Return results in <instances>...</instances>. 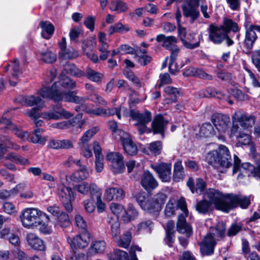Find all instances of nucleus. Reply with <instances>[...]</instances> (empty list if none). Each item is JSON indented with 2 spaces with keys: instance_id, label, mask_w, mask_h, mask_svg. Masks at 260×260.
<instances>
[{
  "instance_id": "1",
  "label": "nucleus",
  "mask_w": 260,
  "mask_h": 260,
  "mask_svg": "<svg viewBox=\"0 0 260 260\" xmlns=\"http://www.w3.org/2000/svg\"><path fill=\"white\" fill-rule=\"evenodd\" d=\"M57 84V83H53L51 87L43 86L38 91L37 93L43 98L49 99L55 102L64 101L83 104L85 99L76 95L75 91H61L60 89L56 88Z\"/></svg>"
},
{
  "instance_id": "2",
  "label": "nucleus",
  "mask_w": 260,
  "mask_h": 260,
  "mask_svg": "<svg viewBox=\"0 0 260 260\" xmlns=\"http://www.w3.org/2000/svg\"><path fill=\"white\" fill-rule=\"evenodd\" d=\"M39 110L38 108H35L29 110L25 113L27 116L34 120L37 126H41L43 123L42 120L38 119L39 117L49 120H58L63 118L68 119L73 116V114L63 109L60 105L53 106L51 111L43 112L41 114L39 113Z\"/></svg>"
},
{
  "instance_id": "3",
  "label": "nucleus",
  "mask_w": 260,
  "mask_h": 260,
  "mask_svg": "<svg viewBox=\"0 0 260 260\" xmlns=\"http://www.w3.org/2000/svg\"><path fill=\"white\" fill-rule=\"evenodd\" d=\"M134 198L143 210L149 213H155L161 210L167 200V196L164 193L159 192L152 198L146 201L145 193L144 191H140L135 195Z\"/></svg>"
},
{
  "instance_id": "4",
  "label": "nucleus",
  "mask_w": 260,
  "mask_h": 260,
  "mask_svg": "<svg viewBox=\"0 0 260 260\" xmlns=\"http://www.w3.org/2000/svg\"><path fill=\"white\" fill-rule=\"evenodd\" d=\"M45 217L47 221L50 220L49 216L38 208H28L22 211L20 218L22 225L28 229H34L39 226L40 220Z\"/></svg>"
},
{
  "instance_id": "5",
  "label": "nucleus",
  "mask_w": 260,
  "mask_h": 260,
  "mask_svg": "<svg viewBox=\"0 0 260 260\" xmlns=\"http://www.w3.org/2000/svg\"><path fill=\"white\" fill-rule=\"evenodd\" d=\"M256 117L253 114H248L243 111H236L232 115L233 126L230 137L236 136L240 126L244 130L249 131L254 125Z\"/></svg>"
},
{
  "instance_id": "6",
  "label": "nucleus",
  "mask_w": 260,
  "mask_h": 260,
  "mask_svg": "<svg viewBox=\"0 0 260 260\" xmlns=\"http://www.w3.org/2000/svg\"><path fill=\"white\" fill-rule=\"evenodd\" d=\"M231 156L228 148L220 145L218 150H213L209 152L206 156V160L207 162L213 166H216V164L219 165L225 168H229L232 165Z\"/></svg>"
},
{
  "instance_id": "7",
  "label": "nucleus",
  "mask_w": 260,
  "mask_h": 260,
  "mask_svg": "<svg viewBox=\"0 0 260 260\" xmlns=\"http://www.w3.org/2000/svg\"><path fill=\"white\" fill-rule=\"evenodd\" d=\"M205 198L209 199L208 202L213 204L217 210L228 212L230 194L224 195L217 190L209 188L206 190Z\"/></svg>"
},
{
  "instance_id": "8",
  "label": "nucleus",
  "mask_w": 260,
  "mask_h": 260,
  "mask_svg": "<svg viewBox=\"0 0 260 260\" xmlns=\"http://www.w3.org/2000/svg\"><path fill=\"white\" fill-rule=\"evenodd\" d=\"M110 209L114 216H109L108 222L111 226V233L112 237L117 238L120 233L118 217L123 213L125 208L121 204L112 203L110 206Z\"/></svg>"
},
{
  "instance_id": "9",
  "label": "nucleus",
  "mask_w": 260,
  "mask_h": 260,
  "mask_svg": "<svg viewBox=\"0 0 260 260\" xmlns=\"http://www.w3.org/2000/svg\"><path fill=\"white\" fill-rule=\"evenodd\" d=\"M178 207L182 211V213L178 216L177 223V229L180 233L184 234L187 237H189L192 234V228L186 223V217L188 216V211L184 198H181L178 202Z\"/></svg>"
},
{
  "instance_id": "10",
  "label": "nucleus",
  "mask_w": 260,
  "mask_h": 260,
  "mask_svg": "<svg viewBox=\"0 0 260 260\" xmlns=\"http://www.w3.org/2000/svg\"><path fill=\"white\" fill-rule=\"evenodd\" d=\"M129 116L133 120L136 121L135 125L137 127L140 135L145 132L146 124L150 122L152 119L151 113L148 111L140 113L138 110H131Z\"/></svg>"
},
{
  "instance_id": "11",
  "label": "nucleus",
  "mask_w": 260,
  "mask_h": 260,
  "mask_svg": "<svg viewBox=\"0 0 260 260\" xmlns=\"http://www.w3.org/2000/svg\"><path fill=\"white\" fill-rule=\"evenodd\" d=\"M106 158L110 163V170L114 174H121L125 170L123 155L118 152L107 153Z\"/></svg>"
},
{
  "instance_id": "12",
  "label": "nucleus",
  "mask_w": 260,
  "mask_h": 260,
  "mask_svg": "<svg viewBox=\"0 0 260 260\" xmlns=\"http://www.w3.org/2000/svg\"><path fill=\"white\" fill-rule=\"evenodd\" d=\"M90 240V234L85 230L81 234L76 235L73 237H68L67 241L70 244L72 251H76L78 248L84 249L86 248Z\"/></svg>"
},
{
  "instance_id": "13",
  "label": "nucleus",
  "mask_w": 260,
  "mask_h": 260,
  "mask_svg": "<svg viewBox=\"0 0 260 260\" xmlns=\"http://www.w3.org/2000/svg\"><path fill=\"white\" fill-rule=\"evenodd\" d=\"M151 168L157 174L158 177L162 182H169L172 178V165L164 162L151 164Z\"/></svg>"
},
{
  "instance_id": "14",
  "label": "nucleus",
  "mask_w": 260,
  "mask_h": 260,
  "mask_svg": "<svg viewBox=\"0 0 260 260\" xmlns=\"http://www.w3.org/2000/svg\"><path fill=\"white\" fill-rule=\"evenodd\" d=\"M57 194L65 209L69 212L73 210L72 202L75 200V193L72 188L64 185L58 187Z\"/></svg>"
},
{
  "instance_id": "15",
  "label": "nucleus",
  "mask_w": 260,
  "mask_h": 260,
  "mask_svg": "<svg viewBox=\"0 0 260 260\" xmlns=\"http://www.w3.org/2000/svg\"><path fill=\"white\" fill-rule=\"evenodd\" d=\"M200 0H187L182 6L183 15L190 18V22L193 23L200 16L198 7Z\"/></svg>"
},
{
  "instance_id": "16",
  "label": "nucleus",
  "mask_w": 260,
  "mask_h": 260,
  "mask_svg": "<svg viewBox=\"0 0 260 260\" xmlns=\"http://www.w3.org/2000/svg\"><path fill=\"white\" fill-rule=\"evenodd\" d=\"M252 195L249 196L241 194H230L228 212L239 205L242 209H247L250 204L251 200H253Z\"/></svg>"
},
{
  "instance_id": "17",
  "label": "nucleus",
  "mask_w": 260,
  "mask_h": 260,
  "mask_svg": "<svg viewBox=\"0 0 260 260\" xmlns=\"http://www.w3.org/2000/svg\"><path fill=\"white\" fill-rule=\"evenodd\" d=\"M118 133L125 152L129 155H136L138 152V148L133 141L131 136L121 129L118 130Z\"/></svg>"
},
{
  "instance_id": "18",
  "label": "nucleus",
  "mask_w": 260,
  "mask_h": 260,
  "mask_svg": "<svg viewBox=\"0 0 260 260\" xmlns=\"http://www.w3.org/2000/svg\"><path fill=\"white\" fill-rule=\"evenodd\" d=\"M211 120L216 128L221 133H225L230 126V117L225 114H213L211 116Z\"/></svg>"
},
{
  "instance_id": "19",
  "label": "nucleus",
  "mask_w": 260,
  "mask_h": 260,
  "mask_svg": "<svg viewBox=\"0 0 260 260\" xmlns=\"http://www.w3.org/2000/svg\"><path fill=\"white\" fill-rule=\"evenodd\" d=\"M218 241L210 233H208L200 243V251L202 255H211L213 254L214 247Z\"/></svg>"
},
{
  "instance_id": "20",
  "label": "nucleus",
  "mask_w": 260,
  "mask_h": 260,
  "mask_svg": "<svg viewBox=\"0 0 260 260\" xmlns=\"http://www.w3.org/2000/svg\"><path fill=\"white\" fill-rule=\"evenodd\" d=\"M227 37L226 32L220 26L211 24L209 27V39L215 44H220Z\"/></svg>"
},
{
  "instance_id": "21",
  "label": "nucleus",
  "mask_w": 260,
  "mask_h": 260,
  "mask_svg": "<svg viewBox=\"0 0 260 260\" xmlns=\"http://www.w3.org/2000/svg\"><path fill=\"white\" fill-rule=\"evenodd\" d=\"M75 190L84 196L90 194L91 198L95 195L100 189L94 183H88L83 181L75 185L74 187Z\"/></svg>"
},
{
  "instance_id": "22",
  "label": "nucleus",
  "mask_w": 260,
  "mask_h": 260,
  "mask_svg": "<svg viewBox=\"0 0 260 260\" xmlns=\"http://www.w3.org/2000/svg\"><path fill=\"white\" fill-rule=\"evenodd\" d=\"M253 158L255 161L256 167H254L249 162L243 163L240 166L239 171L241 169L245 170L249 173L248 175H251L257 179H260V154L253 153Z\"/></svg>"
},
{
  "instance_id": "23",
  "label": "nucleus",
  "mask_w": 260,
  "mask_h": 260,
  "mask_svg": "<svg viewBox=\"0 0 260 260\" xmlns=\"http://www.w3.org/2000/svg\"><path fill=\"white\" fill-rule=\"evenodd\" d=\"M0 124L3 125V127H1V129H3V131L5 132L7 129H10L23 140L27 139L29 136L27 132H22L21 129L18 128L15 125L11 122L10 119L6 118L4 115L0 119Z\"/></svg>"
},
{
  "instance_id": "24",
  "label": "nucleus",
  "mask_w": 260,
  "mask_h": 260,
  "mask_svg": "<svg viewBox=\"0 0 260 260\" xmlns=\"http://www.w3.org/2000/svg\"><path fill=\"white\" fill-rule=\"evenodd\" d=\"M246 29L245 45L248 49H251L257 39L256 31V24H253L247 21L244 23Z\"/></svg>"
},
{
  "instance_id": "25",
  "label": "nucleus",
  "mask_w": 260,
  "mask_h": 260,
  "mask_svg": "<svg viewBox=\"0 0 260 260\" xmlns=\"http://www.w3.org/2000/svg\"><path fill=\"white\" fill-rule=\"evenodd\" d=\"M177 27L178 36L185 48L189 49H193L199 47L200 42L203 40V35L201 33L198 35V41L195 43H191L186 40L187 34L186 28L182 26L181 24L177 25Z\"/></svg>"
},
{
  "instance_id": "26",
  "label": "nucleus",
  "mask_w": 260,
  "mask_h": 260,
  "mask_svg": "<svg viewBox=\"0 0 260 260\" xmlns=\"http://www.w3.org/2000/svg\"><path fill=\"white\" fill-rule=\"evenodd\" d=\"M125 197V191L119 187H110L106 189L104 194V199L108 202L112 200L121 201Z\"/></svg>"
},
{
  "instance_id": "27",
  "label": "nucleus",
  "mask_w": 260,
  "mask_h": 260,
  "mask_svg": "<svg viewBox=\"0 0 260 260\" xmlns=\"http://www.w3.org/2000/svg\"><path fill=\"white\" fill-rule=\"evenodd\" d=\"M26 240L28 246L34 250L44 251L46 245L44 241L36 234L29 233L26 236Z\"/></svg>"
},
{
  "instance_id": "28",
  "label": "nucleus",
  "mask_w": 260,
  "mask_h": 260,
  "mask_svg": "<svg viewBox=\"0 0 260 260\" xmlns=\"http://www.w3.org/2000/svg\"><path fill=\"white\" fill-rule=\"evenodd\" d=\"M141 184L147 191L153 190L158 185L156 179L148 171L144 172L141 179Z\"/></svg>"
},
{
  "instance_id": "29",
  "label": "nucleus",
  "mask_w": 260,
  "mask_h": 260,
  "mask_svg": "<svg viewBox=\"0 0 260 260\" xmlns=\"http://www.w3.org/2000/svg\"><path fill=\"white\" fill-rule=\"evenodd\" d=\"M8 148L18 150L20 149V146L11 141L8 136L0 135V154L6 153Z\"/></svg>"
},
{
  "instance_id": "30",
  "label": "nucleus",
  "mask_w": 260,
  "mask_h": 260,
  "mask_svg": "<svg viewBox=\"0 0 260 260\" xmlns=\"http://www.w3.org/2000/svg\"><path fill=\"white\" fill-rule=\"evenodd\" d=\"M187 185L193 193H197L200 194L204 191L206 187V182L201 178H198L194 184L193 179L189 178L187 182Z\"/></svg>"
},
{
  "instance_id": "31",
  "label": "nucleus",
  "mask_w": 260,
  "mask_h": 260,
  "mask_svg": "<svg viewBox=\"0 0 260 260\" xmlns=\"http://www.w3.org/2000/svg\"><path fill=\"white\" fill-rule=\"evenodd\" d=\"M156 40L157 42H162L161 46L168 50L173 49L177 47V38L174 36L166 37L163 34H160L156 36Z\"/></svg>"
},
{
  "instance_id": "32",
  "label": "nucleus",
  "mask_w": 260,
  "mask_h": 260,
  "mask_svg": "<svg viewBox=\"0 0 260 260\" xmlns=\"http://www.w3.org/2000/svg\"><path fill=\"white\" fill-rule=\"evenodd\" d=\"M36 57L38 60L48 63H53L57 58L56 55L49 49L37 51Z\"/></svg>"
},
{
  "instance_id": "33",
  "label": "nucleus",
  "mask_w": 260,
  "mask_h": 260,
  "mask_svg": "<svg viewBox=\"0 0 260 260\" xmlns=\"http://www.w3.org/2000/svg\"><path fill=\"white\" fill-rule=\"evenodd\" d=\"M168 122L164 120L161 115H156L151 123L152 129L154 134H162L166 128V125Z\"/></svg>"
},
{
  "instance_id": "34",
  "label": "nucleus",
  "mask_w": 260,
  "mask_h": 260,
  "mask_svg": "<svg viewBox=\"0 0 260 260\" xmlns=\"http://www.w3.org/2000/svg\"><path fill=\"white\" fill-rule=\"evenodd\" d=\"M211 234L218 241L223 240L226 236V225L223 222H218L215 227L211 228L210 230Z\"/></svg>"
},
{
  "instance_id": "35",
  "label": "nucleus",
  "mask_w": 260,
  "mask_h": 260,
  "mask_svg": "<svg viewBox=\"0 0 260 260\" xmlns=\"http://www.w3.org/2000/svg\"><path fill=\"white\" fill-rule=\"evenodd\" d=\"M19 103L22 105L31 107L39 104H42V106H40L41 108L44 107L43 103H42V100L38 96H35L33 95L27 96H20L18 98Z\"/></svg>"
},
{
  "instance_id": "36",
  "label": "nucleus",
  "mask_w": 260,
  "mask_h": 260,
  "mask_svg": "<svg viewBox=\"0 0 260 260\" xmlns=\"http://www.w3.org/2000/svg\"><path fill=\"white\" fill-rule=\"evenodd\" d=\"M138 212L132 205H128L121 215V220L124 223H128L135 220L138 216Z\"/></svg>"
},
{
  "instance_id": "37",
  "label": "nucleus",
  "mask_w": 260,
  "mask_h": 260,
  "mask_svg": "<svg viewBox=\"0 0 260 260\" xmlns=\"http://www.w3.org/2000/svg\"><path fill=\"white\" fill-rule=\"evenodd\" d=\"M54 83H57L56 88L59 89H60V86L70 89H73L76 86V82L66 76L63 72L60 75L59 80Z\"/></svg>"
},
{
  "instance_id": "38",
  "label": "nucleus",
  "mask_w": 260,
  "mask_h": 260,
  "mask_svg": "<svg viewBox=\"0 0 260 260\" xmlns=\"http://www.w3.org/2000/svg\"><path fill=\"white\" fill-rule=\"evenodd\" d=\"M24 187L25 184L24 183H20L9 190L6 189L0 190V199L5 200L9 197L16 196Z\"/></svg>"
},
{
  "instance_id": "39",
  "label": "nucleus",
  "mask_w": 260,
  "mask_h": 260,
  "mask_svg": "<svg viewBox=\"0 0 260 260\" xmlns=\"http://www.w3.org/2000/svg\"><path fill=\"white\" fill-rule=\"evenodd\" d=\"M184 168L181 160H177L174 165L173 179L175 182H179L184 177Z\"/></svg>"
},
{
  "instance_id": "40",
  "label": "nucleus",
  "mask_w": 260,
  "mask_h": 260,
  "mask_svg": "<svg viewBox=\"0 0 260 260\" xmlns=\"http://www.w3.org/2000/svg\"><path fill=\"white\" fill-rule=\"evenodd\" d=\"M164 91L168 96L166 100V103H174L177 101V96L180 93V89L171 86H168L164 88Z\"/></svg>"
},
{
  "instance_id": "41",
  "label": "nucleus",
  "mask_w": 260,
  "mask_h": 260,
  "mask_svg": "<svg viewBox=\"0 0 260 260\" xmlns=\"http://www.w3.org/2000/svg\"><path fill=\"white\" fill-rule=\"evenodd\" d=\"M40 26L42 29V36L45 39H49L54 31L53 25L48 21H41L40 23Z\"/></svg>"
},
{
  "instance_id": "42",
  "label": "nucleus",
  "mask_w": 260,
  "mask_h": 260,
  "mask_svg": "<svg viewBox=\"0 0 260 260\" xmlns=\"http://www.w3.org/2000/svg\"><path fill=\"white\" fill-rule=\"evenodd\" d=\"M89 176V174L87 167L83 166L72 174L71 179L74 182H78L87 179Z\"/></svg>"
},
{
  "instance_id": "43",
  "label": "nucleus",
  "mask_w": 260,
  "mask_h": 260,
  "mask_svg": "<svg viewBox=\"0 0 260 260\" xmlns=\"http://www.w3.org/2000/svg\"><path fill=\"white\" fill-rule=\"evenodd\" d=\"M220 26L222 27L224 32H226V34H229L230 31L238 32L239 30V26L236 22L231 19L226 18H224L223 24Z\"/></svg>"
},
{
  "instance_id": "44",
  "label": "nucleus",
  "mask_w": 260,
  "mask_h": 260,
  "mask_svg": "<svg viewBox=\"0 0 260 260\" xmlns=\"http://www.w3.org/2000/svg\"><path fill=\"white\" fill-rule=\"evenodd\" d=\"M214 130L212 125L208 122L205 123L200 128L197 136L200 138H207L213 135Z\"/></svg>"
},
{
  "instance_id": "45",
  "label": "nucleus",
  "mask_w": 260,
  "mask_h": 260,
  "mask_svg": "<svg viewBox=\"0 0 260 260\" xmlns=\"http://www.w3.org/2000/svg\"><path fill=\"white\" fill-rule=\"evenodd\" d=\"M181 198L177 202L175 199H170L167 203L165 209V214L167 217H172L176 213V211L178 208L180 209L178 205L179 201L181 199Z\"/></svg>"
},
{
  "instance_id": "46",
  "label": "nucleus",
  "mask_w": 260,
  "mask_h": 260,
  "mask_svg": "<svg viewBox=\"0 0 260 260\" xmlns=\"http://www.w3.org/2000/svg\"><path fill=\"white\" fill-rule=\"evenodd\" d=\"M106 246L104 241H94L91 243L88 251L91 254L102 253L105 251Z\"/></svg>"
},
{
  "instance_id": "47",
  "label": "nucleus",
  "mask_w": 260,
  "mask_h": 260,
  "mask_svg": "<svg viewBox=\"0 0 260 260\" xmlns=\"http://www.w3.org/2000/svg\"><path fill=\"white\" fill-rule=\"evenodd\" d=\"M132 239V233L129 231H126L119 238L117 239V245L119 247L127 249L130 245Z\"/></svg>"
},
{
  "instance_id": "48",
  "label": "nucleus",
  "mask_w": 260,
  "mask_h": 260,
  "mask_svg": "<svg viewBox=\"0 0 260 260\" xmlns=\"http://www.w3.org/2000/svg\"><path fill=\"white\" fill-rule=\"evenodd\" d=\"M186 73L188 75H192L193 76L198 77L200 78L211 80L212 79V76L206 73L202 69L199 68H190L186 71Z\"/></svg>"
},
{
  "instance_id": "49",
  "label": "nucleus",
  "mask_w": 260,
  "mask_h": 260,
  "mask_svg": "<svg viewBox=\"0 0 260 260\" xmlns=\"http://www.w3.org/2000/svg\"><path fill=\"white\" fill-rule=\"evenodd\" d=\"M195 208L199 213L206 214L211 210V203L209 202L206 199H203L197 203Z\"/></svg>"
},
{
  "instance_id": "50",
  "label": "nucleus",
  "mask_w": 260,
  "mask_h": 260,
  "mask_svg": "<svg viewBox=\"0 0 260 260\" xmlns=\"http://www.w3.org/2000/svg\"><path fill=\"white\" fill-rule=\"evenodd\" d=\"M43 132V129L38 128L34 130L30 139L31 141L34 143H39L44 145L47 140V137L46 136H42V133Z\"/></svg>"
},
{
  "instance_id": "51",
  "label": "nucleus",
  "mask_w": 260,
  "mask_h": 260,
  "mask_svg": "<svg viewBox=\"0 0 260 260\" xmlns=\"http://www.w3.org/2000/svg\"><path fill=\"white\" fill-rule=\"evenodd\" d=\"M109 8L111 11H117L120 13L126 11L128 7L126 3L120 0H117L111 2Z\"/></svg>"
},
{
  "instance_id": "52",
  "label": "nucleus",
  "mask_w": 260,
  "mask_h": 260,
  "mask_svg": "<svg viewBox=\"0 0 260 260\" xmlns=\"http://www.w3.org/2000/svg\"><path fill=\"white\" fill-rule=\"evenodd\" d=\"M76 110L77 111L79 110L84 111L87 113L96 116H106V114L105 109L99 108L96 109H89L85 104L80 105Z\"/></svg>"
},
{
  "instance_id": "53",
  "label": "nucleus",
  "mask_w": 260,
  "mask_h": 260,
  "mask_svg": "<svg viewBox=\"0 0 260 260\" xmlns=\"http://www.w3.org/2000/svg\"><path fill=\"white\" fill-rule=\"evenodd\" d=\"M63 72L64 73L77 77H80L84 75V72L78 69L74 64L69 63L65 65Z\"/></svg>"
},
{
  "instance_id": "54",
  "label": "nucleus",
  "mask_w": 260,
  "mask_h": 260,
  "mask_svg": "<svg viewBox=\"0 0 260 260\" xmlns=\"http://www.w3.org/2000/svg\"><path fill=\"white\" fill-rule=\"evenodd\" d=\"M87 78L91 81L99 82L103 78V75L92 69L88 68L86 69L84 75Z\"/></svg>"
},
{
  "instance_id": "55",
  "label": "nucleus",
  "mask_w": 260,
  "mask_h": 260,
  "mask_svg": "<svg viewBox=\"0 0 260 260\" xmlns=\"http://www.w3.org/2000/svg\"><path fill=\"white\" fill-rule=\"evenodd\" d=\"M109 260H129L128 254L122 250L116 249L113 253L108 254Z\"/></svg>"
},
{
  "instance_id": "56",
  "label": "nucleus",
  "mask_w": 260,
  "mask_h": 260,
  "mask_svg": "<svg viewBox=\"0 0 260 260\" xmlns=\"http://www.w3.org/2000/svg\"><path fill=\"white\" fill-rule=\"evenodd\" d=\"M78 53L73 48H67L60 50L59 58L63 59H72L78 56Z\"/></svg>"
},
{
  "instance_id": "57",
  "label": "nucleus",
  "mask_w": 260,
  "mask_h": 260,
  "mask_svg": "<svg viewBox=\"0 0 260 260\" xmlns=\"http://www.w3.org/2000/svg\"><path fill=\"white\" fill-rule=\"evenodd\" d=\"M130 30L127 25H123L121 23L118 22L113 25H111L109 28V35H112L115 32L123 34L128 31Z\"/></svg>"
},
{
  "instance_id": "58",
  "label": "nucleus",
  "mask_w": 260,
  "mask_h": 260,
  "mask_svg": "<svg viewBox=\"0 0 260 260\" xmlns=\"http://www.w3.org/2000/svg\"><path fill=\"white\" fill-rule=\"evenodd\" d=\"M99 129L98 127H93L86 131L82 138L79 144H88V142L91 138L99 131Z\"/></svg>"
},
{
  "instance_id": "59",
  "label": "nucleus",
  "mask_w": 260,
  "mask_h": 260,
  "mask_svg": "<svg viewBox=\"0 0 260 260\" xmlns=\"http://www.w3.org/2000/svg\"><path fill=\"white\" fill-rule=\"evenodd\" d=\"M71 224L68 215L64 212L61 213L59 216L55 223V226L61 228H67Z\"/></svg>"
},
{
  "instance_id": "60",
  "label": "nucleus",
  "mask_w": 260,
  "mask_h": 260,
  "mask_svg": "<svg viewBox=\"0 0 260 260\" xmlns=\"http://www.w3.org/2000/svg\"><path fill=\"white\" fill-rule=\"evenodd\" d=\"M153 226V223L150 220H143L137 226V232L138 233L146 232L150 233Z\"/></svg>"
},
{
  "instance_id": "61",
  "label": "nucleus",
  "mask_w": 260,
  "mask_h": 260,
  "mask_svg": "<svg viewBox=\"0 0 260 260\" xmlns=\"http://www.w3.org/2000/svg\"><path fill=\"white\" fill-rule=\"evenodd\" d=\"M11 68L12 71V76L14 78L17 79L19 75L21 74V71L20 69L19 63L17 59H15L12 62L11 64H9L6 67V70L7 68Z\"/></svg>"
},
{
  "instance_id": "62",
  "label": "nucleus",
  "mask_w": 260,
  "mask_h": 260,
  "mask_svg": "<svg viewBox=\"0 0 260 260\" xmlns=\"http://www.w3.org/2000/svg\"><path fill=\"white\" fill-rule=\"evenodd\" d=\"M236 136L238 139L237 145L238 146L248 145L251 142L250 136L248 134L239 132Z\"/></svg>"
},
{
  "instance_id": "63",
  "label": "nucleus",
  "mask_w": 260,
  "mask_h": 260,
  "mask_svg": "<svg viewBox=\"0 0 260 260\" xmlns=\"http://www.w3.org/2000/svg\"><path fill=\"white\" fill-rule=\"evenodd\" d=\"M72 258L73 260H88V256L83 252H77V250L72 251L66 257V260Z\"/></svg>"
},
{
  "instance_id": "64",
  "label": "nucleus",
  "mask_w": 260,
  "mask_h": 260,
  "mask_svg": "<svg viewBox=\"0 0 260 260\" xmlns=\"http://www.w3.org/2000/svg\"><path fill=\"white\" fill-rule=\"evenodd\" d=\"M83 205L85 211L88 213H92L95 210V206L93 198L86 199L83 201Z\"/></svg>"
}]
</instances>
